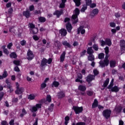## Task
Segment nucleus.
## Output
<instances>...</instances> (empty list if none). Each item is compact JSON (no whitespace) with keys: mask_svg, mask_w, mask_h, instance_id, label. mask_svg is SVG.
Segmentation results:
<instances>
[{"mask_svg":"<svg viewBox=\"0 0 125 125\" xmlns=\"http://www.w3.org/2000/svg\"><path fill=\"white\" fill-rule=\"evenodd\" d=\"M75 14L73 15L72 16V21L73 24H76L78 23V16L80 14V10L79 8H76L74 10Z\"/></svg>","mask_w":125,"mask_h":125,"instance_id":"nucleus-1","label":"nucleus"},{"mask_svg":"<svg viewBox=\"0 0 125 125\" xmlns=\"http://www.w3.org/2000/svg\"><path fill=\"white\" fill-rule=\"evenodd\" d=\"M51 62H52V59L51 58H49L48 60H47L45 58H43L41 62V67H44V66L47 65V63L48 64H51Z\"/></svg>","mask_w":125,"mask_h":125,"instance_id":"nucleus-2","label":"nucleus"},{"mask_svg":"<svg viewBox=\"0 0 125 125\" xmlns=\"http://www.w3.org/2000/svg\"><path fill=\"white\" fill-rule=\"evenodd\" d=\"M78 90H80L81 92V95L83 96H85V91L86 90V87L85 85H80L78 86Z\"/></svg>","mask_w":125,"mask_h":125,"instance_id":"nucleus-3","label":"nucleus"},{"mask_svg":"<svg viewBox=\"0 0 125 125\" xmlns=\"http://www.w3.org/2000/svg\"><path fill=\"white\" fill-rule=\"evenodd\" d=\"M99 64L102 68H104L105 66H108L109 65V60H108V57H105L104 61H101L99 62Z\"/></svg>","mask_w":125,"mask_h":125,"instance_id":"nucleus-4","label":"nucleus"},{"mask_svg":"<svg viewBox=\"0 0 125 125\" xmlns=\"http://www.w3.org/2000/svg\"><path fill=\"white\" fill-rule=\"evenodd\" d=\"M103 115L104 117H105L106 120H108L110 116H111V110L110 109H106L104 110L103 112Z\"/></svg>","mask_w":125,"mask_h":125,"instance_id":"nucleus-5","label":"nucleus"},{"mask_svg":"<svg viewBox=\"0 0 125 125\" xmlns=\"http://www.w3.org/2000/svg\"><path fill=\"white\" fill-rule=\"evenodd\" d=\"M17 90L15 91V93L16 94H21V93L24 92V88L23 87H19V83H16Z\"/></svg>","mask_w":125,"mask_h":125,"instance_id":"nucleus-6","label":"nucleus"},{"mask_svg":"<svg viewBox=\"0 0 125 125\" xmlns=\"http://www.w3.org/2000/svg\"><path fill=\"white\" fill-rule=\"evenodd\" d=\"M34 57H35V55H34V52L29 49L27 51L26 58L28 60H32Z\"/></svg>","mask_w":125,"mask_h":125,"instance_id":"nucleus-7","label":"nucleus"},{"mask_svg":"<svg viewBox=\"0 0 125 125\" xmlns=\"http://www.w3.org/2000/svg\"><path fill=\"white\" fill-rule=\"evenodd\" d=\"M42 108V104H36V106H34L30 109V111L32 113H34L35 112H37L38 111V109H40Z\"/></svg>","mask_w":125,"mask_h":125,"instance_id":"nucleus-8","label":"nucleus"},{"mask_svg":"<svg viewBox=\"0 0 125 125\" xmlns=\"http://www.w3.org/2000/svg\"><path fill=\"white\" fill-rule=\"evenodd\" d=\"M73 110H74L76 114H80L83 112V107L75 106H74L72 108Z\"/></svg>","mask_w":125,"mask_h":125,"instance_id":"nucleus-9","label":"nucleus"},{"mask_svg":"<svg viewBox=\"0 0 125 125\" xmlns=\"http://www.w3.org/2000/svg\"><path fill=\"white\" fill-rule=\"evenodd\" d=\"M94 79H95V76L89 74L87 76L86 81L87 83H90Z\"/></svg>","mask_w":125,"mask_h":125,"instance_id":"nucleus-10","label":"nucleus"},{"mask_svg":"<svg viewBox=\"0 0 125 125\" xmlns=\"http://www.w3.org/2000/svg\"><path fill=\"white\" fill-rule=\"evenodd\" d=\"M57 97L59 99H61L65 97V91H61L60 92H58L57 94Z\"/></svg>","mask_w":125,"mask_h":125,"instance_id":"nucleus-11","label":"nucleus"},{"mask_svg":"<svg viewBox=\"0 0 125 125\" xmlns=\"http://www.w3.org/2000/svg\"><path fill=\"white\" fill-rule=\"evenodd\" d=\"M66 28L68 33H71L72 29H73V26H72V24L70 23V22H68L66 24Z\"/></svg>","mask_w":125,"mask_h":125,"instance_id":"nucleus-12","label":"nucleus"},{"mask_svg":"<svg viewBox=\"0 0 125 125\" xmlns=\"http://www.w3.org/2000/svg\"><path fill=\"white\" fill-rule=\"evenodd\" d=\"M99 11H98V9H95L92 11V12L90 13V17L91 18H93V17H94V16H95L96 15H97L98 14V12Z\"/></svg>","mask_w":125,"mask_h":125,"instance_id":"nucleus-13","label":"nucleus"},{"mask_svg":"<svg viewBox=\"0 0 125 125\" xmlns=\"http://www.w3.org/2000/svg\"><path fill=\"white\" fill-rule=\"evenodd\" d=\"M62 13H63L62 10H61V11L56 10L55 11V12H54L53 15H56L57 17L58 18H59V17H60V16H61V15H62Z\"/></svg>","mask_w":125,"mask_h":125,"instance_id":"nucleus-14","label":"nucleus"},{"mask_svg":"<svg viewBox=\"0 0 125 125\" xmlns=\"http://www.w3.org/2000/svg\"><path fill=\"white\" fill-rule=\"evenodd\" d=\"M83 26H81L78 29V34H80L81 33L82 35H83L84 33H85V30L83 29Z\"/></svg>","mask_w":125,"mask_h":125,"instance_id":"nucleus-15","label":"nucleus"},{"mask_svg":"<svg viewBox=\"0 0 125 125\" xmlns=\"http://www.w3.org/2000/svg\"><path fill=\"white\" fill-rule=\"evenodd\" d=\"M60 34H61L62 37H66L67 35V30L65 29H62L60 31Z\"/></svg>","mask_w":125,"mask_h":125,"instance_id":"nucleus-16","label":"nucleus"},{"mask_svg":"<svg viewBox=\"0 0 125 125\" xmlns=\"http://www.w3.org/2000/svg\"><path fill=\"white\" fill-rule=\"evenodd\" d=\"M7 76H8L7 71L5 70L3 72L2 75H0V80H3V79H5V78L7 77Z\"/></svg>","mask_w":125,"mask_h":125,"instance_id":"nucleus-17","label":"nucleus"},{"mask_svg":"<svg viewBox=\"0 0 125 125\" xmlns=\"http://www.w3.org/2000/svg\"><path fill=\"white\" fill-rule=\"evenodd\" d=\"M120 46L121 48V50H125V40L120 41Z\"/></svg>","mask_w":125,"mask_h":125,"instance_id":"nucleus-18","label":"nucleus"},{"mask_svg":"<svg viewBox=\"0 0 125 125\" xmlns=\"http://www.w3.org/2000/svg\"><path fill=\"white\" fill-rule=\"evenodd\" d=\"M87 54H93L94 53V50L92 49V47H88L87 49Z\"/></svg>","mask_w":125,"mask_h":125,"instance_id":"nucleus-19","label":"nucleus"},{"mask_svg":"<svg viewBox=\"0 0 125 125\" xmlns=\"http://www.w3.org/2000/svg\"><path fill=\"white\" fill-rule=\"evenodd\" d=\"M25 115H27V111L25 108H23L21 113H20V117H21V118H23Z\"/></svg>","mask_w":125,"mask_h":125,"instance_id":"nucleus-20","label":"nucleus"},{"mask_svg":"<svg viewBox=\"0 0 125 125\" xmlns=\"http://www.w3.org/2000/svg\"><path fill=\"white\" fill-rule=\"evenodd\" d=\"M65 55H66V52L63 51L60 57L61 62H63L65 60Z\"/></svg>","mask_w":125,"mask_h":125,"instance_id":"nucleus-21","label":"nucleus"},{"mask_svg":"<svg viewBox=\"0 0 125 125\" xmlns=\"http://www.w3.org/2000/svg\"><path fill=\"white\" fill-rule=\"evenodd\" d=\"M109 65L110 68H114V67H116V61H110L109 62Z\"/></svg>","mask_w":125,"mask_h":125,"instance_id":"nucleus-22","label":"nucleus"},{"mask_svg":"<svg viewBox=\"0 0 125 125\" xmlns=\"http://www.w3.org/2000/svg\"><path fill=\"white\" fill-rule=\"evenodd\" d=\"M27 98L29 100H34L36 98V95L34 94H30L28 96Z\"/></svg>","mask_w":125,"mask_h":125,"instance_id":"nucleus-23","label":"nucleus"},{"mask_svg":"<svg viewBox=\"0 0 125 125\" xmlns=\"http://www.w3.org/2000/svg\"><path fill=\"white\" fill-rule=\"evenodd\" d=\"M88 60H89V61H94V55H93V54H89V55L88 56Z\"/></svg>","mask_w":125,"mask_h":125,"instance_id":"nucleus-24","label":"nucleus"},{"mask_svg":"<svg viewBox=\"0 0 125 125\" xmlns=\"http://www.w3.org/2000/svg\"><path fill=\"white\" fill-rule=\"evenodd\" d=\"M62 43L63 45H64L65 46H67V47H68V48H71V44H70V43L66 41L62 42Z\"/></svg>","mask_w":125,"mask_h":125,"instance_id":"nucleus-25","label":"nucleus"},{"mask_svg":"<svg viewBox=\"0 0 125 125\" xmlns=\"http://www.w3.org/2000/svg\"><path fill=\"white\" fill-rule=\"evenodd\" d=\"M98 101L95 99L92 105V108H96V107H98Z\"/></svg>","mask_w":125,"mask_h":125,"instance_id":"nucleus-26","label":"nucleus"},{"mask_svg":"<svg viewBox=\"0 0 125 125\" xmlns=\"http://www.w3.org/2000/svg\"><path fill=\"white\" fill-rule=\"evenodd\" d=\"M39 22L41 23H44L46 21V19L43 17H40L38 18Z\"/></svg>","mask_w":125,"mask_h":125,"instance_id":"nucleus-27","label":"nucleus"},{"mask_svg":"<svg viewBox=\"0 0 125 125\" xmlns=\"http://www.w3.org/2000/svg\"><path fill=\"white\" fill-rule=\"evenodd\" d=\"M110 79L109 78H107L106 80L104 81V84L103 85V87H106L107 85L109 84V82Z\"/></svg>","mask_w":125,"mask_h":125,"instance_id":"nucleus-28","label":"nucleus"},{"mask_svg":"<svg viewBox=\"0 0 125 125\" xmlns=\"http://www.w3.org/2000/svg\"><path fill=\"white\" fill-rule=\"evenodd\" d=\"M122 110H123V107L121 106H116L115 108V110L117 112V113H121L122 112Z\"/></svg>","mask_w":125,"mask_h":125,"instance_id":"nucleus-29","label":"nucleus"},{"mask_svg":"<svg viewBox=\"0 0 125 125\" xmlns=\"http://www.w3.org/2000/svg\"><path fill=\"white\" fill-rule=\"evenodd\" d=\"M23 15L25 16L26 18H29L30 17V11H26L23 12Z\"/></svg>","mask_w":125,"mask_h":125,"instance_id":"nucleus-30","label":"nucleus"},{"mask_svg":"<svg viewBox=\"0 0 125 125\" xmlns=\"http://www.w3.org/2000/svg\"><path fill=\"white\" fill-rule=\"evenodd\" d=\"M92 47V48H93L95 51H98V50H99V46H98V44H94V45H93Z\"/></svg>","mask_w":125,"mask_h":125,"instance_id":"nucleus-31","label":"nucleus"},{"mask_svg":"<svg viewBox=\"0 0 125 125\" xmlns=\"http://www.w3.org/2000/svg\"><path fill=\"white\" fill-rule=\"evenodd\" d=\"M54 43L56 47H57L58 48H59V47L61 46V43L58 41H55Z\"/></svg>","mask_w":125,"mask_h":125,"instance_id":"nucleus-32","label":"nucleus"},{"mask_svg":"<svg viewBox=\"0 0 125 125\" xmlns=\"http://www.w3.org/2000/svg\"><path fill=\"white\" fill-rule=\"evenodd\" d=\"M119 90H120V89L117 86H115L111 88V91L112 92H118Z\"/></svg>","mask_w":125,"mask_h":125,"instance_id":"nucleus-33","label":"nucleus"},{"mask_svg":"<svg viewBox=\"0 0 125 125\" xmlns=\"http://www.w3.org/2000/svg\"><path fill=\"white\" fill-rule=\"evenodd\" d=\"M53 86H55V87H58V86H59V82L54 81L52 84V87H53Z\"/></svg>","mask_w":125,"mask_h":125,"instance_id":"nucleus-34","label":"nucleus"},{"mask_svg":"<svg viewBox=\"0 0 125 125\" xmlns=\"http://www.w3.org/2000/svg\"><path fill=\"white\" fill-rule=\"evenodd\" d=\"M105 43L108 46H111V45H112V42L110 39H106L105 40Z\"/></svg>","mask_w":125,"mask_h":125,"instance_id":"nucleus-35","label":"nucleus"},{"mask_svg":"<svg viewBox=\"0 0 125 125\" xmlns=\"http://www.w3.org/2000/svg\"><path fill=\"white\" fill-rule=\"evenodd\" d=\"M81 0H73L74 2L75 3L76 6H80V5H81Z\"/></svg>","mask_w":125,"mask_h":125,"instance_id":"nucleus-36","label":"nucleus"},{"mask_svg":"<svg viewBox=\"0 0 125 125\" xmlns=\"http://www.w3.org/2000/svg\"><path fill=\"white\" fill-rule=\"evenodd\" d=\"M31 31H32V33L34 35L36 34H38L39 32V29L38 28H34L33 29H31Z\"/></svg>","mask_w":125,"mask_h":125,"instance_id":"nucleus-37","label":"nucleus"},{"mask_svg":"<svg viewBox=\"0 0 125 125\" xmlns=\"http://www.w3.org/2000/svg\"><path fill=\"white\" fill-rule=\"evenodd\" d=\"M10 57L11 58H17V55L16 54V53L15 52H12L10 54Z\"/></svg>","mask_w":125,"mask_h":125,"instance_id":"nucleus-38","label":"nucleus"},{"mask_svg":"<svg viewBox=\"0 0 125 125\" xmlns=\"http://www.w3.org/2000/svg\"><path fill=\"white\" fill-rule=\"evenodd\" d=\"M104 56H105L104 53H101L98 55V58L102 60V59H104Z\"/></svg>","mask_w":125,"mask_h":125,"instance_id":"nucleus-39","label":"nucleus"},{"mask_svg":"<svg viewBox=\"0 0 125 125\" xmlns=\"http://www.w3.org/2000/svg\"><path fill=\"white\" fill-rule=\"evenodd\" d=\"M86 9H87V6H86V5H83V7L81 9V12H84V11H85V10H86Z\"/></svg>","mask_w":125,"mask_h":125,"instance_id":"nucleus-40","label":"nucleus"},{"mask_svg":"<svg viewBox=\"0 0 125 125\" xmlns=\"http://www.w3.org/2000/svg\"><path fill=\"white\" fill-rule=\"evenodd\" d=\"M46 86V83H44V82H43L41 85V88L40 89L42 90L44 88H45V87Z\"/></svg>","mask_w":125,"mask_h":125,"instance_id":"nucleus-41","label":"nucleus"},{"mask_svg":"<svg viewBox=\"0 0 125 125\" xmlns=\"http://www.w3.org/2000/svg\"><path fill=\"white\" fill-rule=\"evenodd\" d=\"M9 31L10 33H15V29H14V26H12L9 28Z\"/></svg>","mask_w":125,"mask_h":125,"instance_id":"nucleus-42","label":"nucleus"},{"mask_svg":"<svg viewBox=\"0 0 125 125\" xmlns=\"http://www.w3.org/2000/svg\"><path fill=\"white\" fill-rule=\"evenodd\" d=\"M87 51L86 50H83L81 53H80V55L81 57H83V56H84L85 55V53H86Z\"/></svg>","mask_w":125,"mask_h":125,"instance_id":"nucleus-43","label":"nucleus"},{"mask_svg":"<svg viewBox=\"0 0 125 125\" xmlns=\"http://www.w3.org/2000/svg\"><path fill=\"white\" fill-rule=\"evenodd\" d=\"M86 94L88 96H92V95H93V91L89 90L87 91Z\"/></svg>","mask_w":125,"mask_h":125,"instance_id":"nucleus-44","label":"nucleus"},{"mask_svg":"<svg viewBox=\"0 0 125 125\" xmlns=\"http://www.w3.org/2000/svg\"><path fill=\"white\" fill-rule=\"evenodd\" d=\"M104 50H105V53L106 54V58H107V55H108V53H109V47L106 46L105 48H104Z\"/></svg>","mask_w":125,"mask_h":125,"instance_id":"nucleus-45","label":"nucleus"},{"mask_svg":"<svg viewBox=\"0 0 125 125\" xmlns=\"http://www.w3.org/2000/svg\"><path fill=\"white\" fill-rule=\"evenodd\" d=\"M72 125H85V123L84 122H78L76 124V123H73Z\"/></svg>","mask_w":125,"mask_h":125,"instance_id":"nucleus-46","label":"nucleus"},{"mask_svg":"<svg viewBox=\"0 0 125 125\" xmlns=\"http://www.w3.org/2000/svg\"><path fill=\"white\" fill-rule=\"evenodd\" d=\"M92 42H95V40L93 39L92 40H90L89 42L88 43V45H89V46H91V45H92Z\"/></svg>","mask_w":125,"mask_h":125,"instance_id":"nucleus-47","label":"nucleus"},{"mask_svg":"<svg viewBox=\"0 0 125 125\" xmlns=\"http://www.w3.org/2000/svg\"><path fill=\"white\" fill-rule=\"evenodd\" d=\"M46 100L48 102H51V96L49 95H48L46 97Z\"/></svg>","mask_w":125,"mask_h":125,"instance_id":"nucleus-48","label":"nucleus"},{"mask_svg":"<svg viewBox=\"0 0 125 125\" xmlns=\"http://www.w3.org/2000/svg\"><path fill=\"white\" fill-rule=\"evenodd\" d=\"M54 107V104H51L50 106L48 108L49 111L52 112L53 111V107Z\"/></svg>","mask_w":125,"mask_h":125,"instance_id":"nucleus-49","label":"nucleus"},{"mask_svg":"<svg viewBox=\"0 0 125 125\" xmlns=\"http://www.w3.org/2000/svg\"><path fill=\"white\" fill-rule=\"evenodd\" d=\"M109 25L112 28H115V27H116V23H115L114 22H110L109 23Z\"/></svg>","mask_w":125,"mask_h":125,"instance_id":"nucleus-50","label":"nucleus"},{"mask_svg":"<svg viewBox=\"0 0 125 125\" xmlns=\"http://www.w3.org/2000/svg\"><path fill=\"white\" fill-rule=\"evenodd\" d=\"M13 63L15 65H17V66H19V65H20V61H14Z\"/></svg>","mask_w":125,"mask_h":125,"instance_id":"nucleus-51","label":"nucleus"},{"mask_svg":"<svg viewBox=\"0 0 125 125\" xmlns=\"http://www.w3.org/2000/svg\"><path fill=\"white\" fill-rule=\"evenodd\" d=\"M21 44L22 46H24V45H26V41L25 40H23L21 42Z\"/></svg>","mask_w":125,"mask_h":125,"instance_id":"nucleus-52","label":"nucleus"},{"mask_svg":"<svg viewBox=\"0 0 125 125\" xmlns=\"http://www.w3.org/2000/svg\"><path fill=\"white\" fill-rule=\"evenodd\" d=\"M93 73H94V76H97V75L99 74V71H98L97 69H94L93 70Z\"/></svg>","mask_w":125,"mask_h":125,"instance_id":"nucleus-53","label":"nucleus"},{"mask_svg":"<svg viewBox=\"0 0 125 125\" xmlns=\"http://www.w3.org/2000/svg\"><path fill=\"white\" fill-rule=\"evenodd\" d=\"M86 5H90L91 4V0H85Z\"/></svg>","mask_w":125,"mask_h":125,"instance_id":"nucleus-54","label":"nucleus"},{"mask_svg":"<svg viewBox=\"0 0 125 125\" xmlns=\"http://www.w3.org/2000/svg\"><path fill=\"white\" fill-rule=\"evenodd\" d=\"M33 38L34 41H39V40H40V38H39V37H38L37 35H34Z\"/></svg>","mask_w":125,"mask_h":125,"instance_id":"nucleus-55","label":"nucleus"},{"mask_svg":"<svg viewBox=\"0 0 125 125\" xmlns=\"http://www.w3.org/2000/svg\"><path fill=\"white\" fill-rule=\"evenodd\" d=\"M30 11H33V10H34L35 9V6H34V5H31L29 7Z\"/></svg>","mask_w":125,"mask_h":125,"instance_id":"nucleus-56","label":"nucleus"},{"mask_svg":"<svg viewBox=\"0 0 125 125\" xmlns=\"http://www.w3.org/2000/svg\"><path fill=\"white\" fill-rule=\"evenodd\" d=\"M3 51L5 54H7V55H8L9 54V51H8V50L7 49H4L3 50Z\"/></svg>","mask_w":125,"mask_h":125,"instance_id":"nucleus-57","label":"nucleus"},{"mask_svg":"<svg viewBox=\"0 0 125 125\" xmlns=\"http://www.w3.org/2000/svg\"><path fill=\"white\" fill-rule=\"evenodd\" d=\"M71 20L70 19V18H65L64 21V23H66L67 22H68V23H70V21Z\"/></svg>","mask_w":125,"mask_h":125,"instance_id":"nucleus-58","label":"nucleus"},{"mask_svg":"<svg viewBox=\"0 0 125 125\" xmlns=\"http://www.w3.org/2000/svg\"><path fill=\"white\" fill-rule=\"evenodd\" d=\"M13 45V44L12 43V42L9 43L7 45V48H8V49H11V46H12Z\"/></svg>","mask_w":125,"mask_h":125,"instance_id":"nucleus-59","label":"nucleus"},{"mask_svg":"<svg viewBox=\"0 0 125 125\" xmlns=\"http://www.w3.org/2000/svg\"><path fill=\"white\" fill-rule=\"evenodd\" d=\"M1 125H8V123H7V122H6V121H2L1 122Z\"/></svg>","mask_w":125,"mask_h":125,"instance_id":"nucleus-60","label":"nucleus"},{"mask_svg":"<svg viewBox=\"0 0 125 125\" xmlns=\"http://www.w3.org/2000/svg\"><path fill=\"white\" fill-rule=\"evenodd\" d=\"M7 88L10 89V92H13V89L12 88V86H11V85H10V86H7Z\"/></svg>","mask_w":125,"mask_h":125,"instance_id":"nucleus-61","label":"nucleus"},{"mask_svg":"<svg viewBox=\"0 0 125 125\" xmlns=\"http://www.w3.org/2000/svg\"><path fill=\"white\" fill-rule=\"evenodd\" d=\"M12 102L17 103L18 102V98H14L12 100Z\"/></svg>","mask_w":125,"mask_h":125,"instance_id":"nucleus-62","label":"nucleus"},{"mask_svg":"<svg viewBox=\"0 0 125 125\" xmlns=\"http://www.w3.org/2000/svg\"><path fill=\"white\" fill-rule=\"evenodd\" d=\"M101 43L102 46H104V45L106 44V41L105 42L103 40H101Z\"/></svg>","mask_w":125,"mask_h":125,"instance_id":"nucleus-63","label":"nucleus"},{"mask_svg":"<svg viewBox=\"0 0 125 125\" xmlns=\"http://www.w3.org/2000/svg\"><path fill=\"white\" fill-rule=\"evenodd\" d=\"M29 27L30 28H31V29H34L36 28L35 27V25L33 23H29Z\"/></svg>","mask_w":125,"mask_h":125,"instance_id":"nucleus-64","label":"nucleus"}]
</instances>
